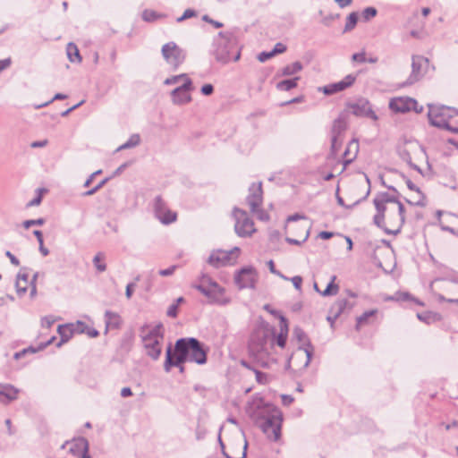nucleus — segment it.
<instances>
[{"label": "nucleus", "instance_id": "obj_42", "mask_svg": "<svg viewBox=\"0 0 458 458\" xmlns=\"http://www.w3.org/2000/svg\"><path fill=\"white\" fill-rule=\"evenodd\" d=\"M377 11L375 7H367L361 13V17L364 21H369L376 17Z\"/></svg>", "mask_w": 458, "mask_h": 458}, {"label": "nucleus", "instance_id": "obj_27", "mask_svg": "<svg viewBox=\"0 0 458 458\" xmlns=\"http://www.w3.org/2000/svg\"><path fill=\"white\" fill-rule=\"evenodd\" d=\"M423 106H420L416 99L412 98H403V114L413 111L416 114L421 113Z\"/></svg>", "mask_w": 458, "mask_h": 458}, {"label": "nucleus", "instance_id": "obj_5", "mask_svg": "<svg viewBox=\"0 0 458 458\" xmlns=\"http://www.w3.org/2000/svg\"><path fill=\"white\" fill-rule=\"evenodd\" d=\"M194 288L205 295L211 304L226 305L230 302V298L225 295V288L208 276H202L199 284H195Z\"/></svg>", "mask_w": 458, "mask_h": 458}, {"label": "nucleus", "instance_id": "obj_52", "mask_svg": "<svg viewBox=\"0 0 458 458\" xmlns=\"http://www.w3.org/2000/svg\"><path fill=\"white\" fill-rule=\"evenodd\" d=\"M286 51V47L285 45H284L283 43H276L273 48V50H271L272 52V55L275 56L276 55H278V54H283Z\"/></svg>", "mask_w": 458, "mask_h": 458}, {"label": "nucleus", "instance_id": "obj_60", "mask_svg": "<svg viewBox=\"0 0 458 458\" xmlns=\"http://www.w3.org/2000/svg\"><path fill=\"white\" fill-rule=\"evenodd\" d=\"M202 19H203V21L212 24L215 28L218 29V28H222L223 27V23L222 22L217 21H214L211 18H209V16H208V15H204Z\"/></svg>", "mask_w": 458, "mask_h": 458}, {"label": "nucleus", "instance_id": "obj_13", "mask_svg": "<svg viewBox=\"0 0 458 458\" xmlns=\"http://www.w3.org/2000/svg\"><path fill=\"white\" fill-rule=\"evenodd\" d=\"M194 89L192 81L187 79L181 86L175 88L171 92L172 102L174 105H186L191 102V92Z\"/></svg>", "mask_w": 458, "mask_h": 458}, {"label": "nucleus", "instance_id": "obj_48", "mask_svg": "<svg viewBox=\"0 0 458 458\" xmlns=\"http://www.w3.org/2000/svg\"><path fill=\"white\" fill-rule=\"evenodd\" d=\"M352 60L360 64L366 63L367 58L365 51L353 54L352 56Z\"/></svg>", "mask_w": 458, "mask_h": 458}, {"label": "nucleus", "instance_id": "obj_8", "mask_svg": "<svg viewBox=\"0 0 458 458\" xmlns=\"http://www.w3.org/2000/svg\"><path fill=\"white\" fill-rule=\"evenodd\" d=\"M282 421V412L278 409L273 408L271 413L267 416L261 424L262 431L270 440L277 441L280 439Z\"/></svg>", "mask_w": 458, "mask_h": 458}, {"label": "nucleus", "instance_id": "obj_30", "mask_svg": "<svg viewBox=\"0 0 458 458\" xmlns=\"http://www.w3.org/2000/svg\"><path fill=\"white\" fill-rule=\"evenodd\" d=\"M67 56L72 63H81V56L80 55L79 49L74 43H68L66 47Z\"/></svg>", "mask_w": 458, "mask_h": 458}, {"label": "nucleus", "instance_id": "obj_31", "mask_svg": "<svg viewBox=\"0 0 458 458\" xmlns=\"http://www.w3.org/2000/svg\"><path fill=\"white\" fill-rule=\"evenodd\" d=\"M75 327H77V334H86L91 338L97 337L99 335L98 330L89 327L84 322L77 321Z\"/></svg>", "mask_w": 458, "mask_h": 458}, {"label": "nucleus", "instance_id": "obj_16", "mask_svg": "<svg viewBox=\"0 0 458 458\" xmlns=\"http://www.w3.org/2000/svg\"><path fill=\"white\" fill-rule=\"evenodd\" d=\"M347 106L355 116L368 117L373 121H377L378 119L367 98H358L355 102L349 103Z\"/></svg>", "mask_w": 458, "mask_h": 458}, {"label": "nucleus", "instance_id": "obj_14", "mask_svg": "<svg viewBox=\"0 0 458 458\" xmlns=\"http://www.w3.org/2000/svg\"><path fill=\"white\" fill-rule=\"evenodd\" d=\"M155 216L164 225H168L176 220V213L170 210L161 196L154 199L153 204Z\"/></svg>", "mask_w": 458, "mask_h": 458}, {"label": "nucleus", "instance_id": "obj_37", "mask_svg": "<svg viewBox=\"0 0 458 458\" xmlns=\"http://www.w3.org/2000/svg\"><path fill=\"white\" fill-rule=\"evenodd\" d=\"M377 313V310H371L365 311L361 316L357 318L356 327L359 329L361 326L369 324V319L374 318Z\"/></svg>", "mask_w": 458, "mask_h": 458}, {"label": "nucleus", "instance_id": "obj_24", "mask_svg": "<svg viewBox=\"0 0 458 458\" xmlns=\"http://www.w3.org/2000/svg\"><path fill=\"white\" fill-rule=\"evenodd\" d=\"M406 184L409 190L414 193L411 198H407L406 201L411 205H422L424 196L420 189L410 179L406 180Z\"/></svg>", "mask_w": 458, "mask_h": 458}, {"label": "nucleus", "instance_id": "obj_17", "mask_svg": "<svg viewBox=\"0 0 458 458\" xmlns=\"http://www.w3.org/2000/svg\"><path fill=\"white\" fill-rule=\"evenodd\" d=\"M346 128L347 122L344 116L340 115L334 121L331 130V150L333 154H336L340 149L343 141L341 135Z\"/></svg>", "mask_w": 458, "mask_h": 458}, {"label": "nucleus", "instance_id": "obj_50", "mask_svg": "<svg viewBox=\"0 0 458 458\" xmlns=\"http://www.w3.org/2000/svg\"><path fill=\"white\" fill-rule=\"evenodd\" d=\"M196 16V12L194 10H191V9H186L183 13V14L177 18V21L178 22H181L186 19H189V18H191V17H194Z\"/></svg>", "mask_w": 458, "mask_h": 458}, {"label": "nucleus", "instance_id": "obj_36", "mask_svg": "<svg viewBox=\"0 0 458 458\" xmlns=\"http://www.w3.org/2000/svg\"><path fill=\"white\" fill-rule=\"evenodd\" d=\"M335 279H336V276H333L331 277V281L327 284V288L323 292H319V293L322 296H333V295H336L338 293L339 286H338V284H335Z\"/></svg>", "mask_w": 458, "mask_h": 458}, {"label": "nucleus", "instance_id": "obj_53", "mask_svg": "<svg viewBox=\"0 0 458 458\" xmlns=\"http://www.w3.org/2000/svg\"><path fill=\"white\" fill-rule=\"evenodd\" d=\"M176 268H177V266L174 265L168 268L159 270L158 274L162 276H169L174 273Z\"/></svg>", "mask_w": 458, "mask_h": 458}, {"label": "nucleus", "instance_id": "obj_63", "mask_svg": "<svg viewBox=\"0 0 458 458\" xmlns=\"http://www.w3.org/2000/svg\"><path fill=\"white\" fill-rule=\"evenodd\" d=\"M5 256H6L7 258H9L10 262H11L13 265H14V266H16V267L20 265V261H19V259H17V258H16V257H15V256L11 252V251L7 250V251L5 252Z\"/></svg>", "mask_w": 458, "mask_h": 458}, {"label": "nucleus", "instance_id": "obj_1", "mask_svg": "<svg viewBox=\"0 0 458 458\" xmlns=\"http://www.w3.org/2000/svg\"><path fill=\"white\" fill-rule=\"evenodd\" d=\"M275 341L273 337L264 329L255 331L249 343V352L250 356L263 368H267L276 359L271 356Z\"/></svg>", "mask_w": 458, "mask_h": 458}, {"label": "nucleus", "instance_id": "obj_3", "mask_svg": "<svg viewBox=\"0 0 458 458\" xmlns=\"http://www.w3.org/2000/svg\"><path fill=\"white\" fill-rule=\"evenodd\" d=\"M162 325L145 326L140 330V337L147 355L152 360H157L162 353L164 334Z\"/></svg>", "mask_w": 458, "mask_h": 458}, {"label": "nucleus", "instance_id": "obj_61", "mask_svg": "<svg viewBox=\"0 0 458 458\" xmlns=\"http://www.w3.org/2000/svg\"><path fill=\"white\" fill-rule=\"evenodd\" d=\"M177 303L172 304L167 310V316L171 318H175L177 316Z\"/></svg>", "mask_w": 458, "mask_h": 458}, {"label": "nucleus", "instance_id": "obj_33", "mask_svg": "<svg viewBox=\"0 0 458 458\" xmlns=\"http://www.w3.org/2000/svg\"><path fill=\"white\" fill-rule=\"evenodd\" d=\"M303 66L301 62L296 61L291 64L284 66L282 69V75L284 76H292L293 74L298 73L302 70Z\"/></svg>", "mask_w": 458, "mask_h": 458}, {"label": "nucleus", "instance_id": "obj_54", "mask_svg": "<svg viewBox=\"0 0 458 458\" xmlns=\"http://www.w3.org/2000/svg\"><path fill=\"white\" fill-rule=\"evenodd\" d=\"M291 281L294 286V288L298 291H301V283H302V278L301 276H295L291 278Z\"/></svg>", "mask_w": 458, "mask_h": 458}, {"label": "nucleus", "instance_id": "obj_41", "mask_svg": "<svg viewBox=\"0 0 458 458\" xmlns=\"http://www.w3.org/2000/svg\"><path fill=\"white\" fill-rule=\"evenodd\" d=\"M187 79H190L186 73H182L179 75H174L169 78H166L164 81V84L165 85H174L176 83H179L180 81H186Z\"/></svg>", "mask_w": 458, "mask_h": 458}, {"label": "nucleus", "instance_id": "obj_39", "mask_svg": "<svg viewBox=\"0 0 458 458\" xmlns=\"http://www.w3.org/2000/svg\"><path fill=\"white\" fill-rule=\"evenodd\" d=\"M140 135L139 134H132L129 138V140L125 143L121 145L116 150L120 151V150H123V149H126V148H131L136 147V146H138L140 144Z\"/></svg>", "mask_w": 458, "mask_h": 458}, {"label": "nucleus", "instance_id": "obj_64", "mask_svg": "<svg viewBox=\"0 0 458 458\" xmlns=\"http://www.w3.org/2000/svg\"><path fill=\"white\" fill-rule=\"evenodd\" d=\"M135 283H129L126 286L125 295L128 299L132 296L133 289L135 288Z\"/></svg>", "mask_w": 458, "mask_h": 458}, {"label": "nucleus", "instance_id": "obj_58", "mask_svg": "<svg viewBox=\"0 0 458 458\" xmlns=\"http://www.w3.org/2000/svg\"><path fill=\"white\" fill-rule=\"evenodd\" d=\"M201 93L205 96H209L214 91V87L212 84H205L201 87Z\"/></svg>", "mask_w": 458, "mask_h": 458}, {"label": "nucleus", "instance_id": "obj_57", "mask_svg": "<svg viewBox=\"0 0 458 458\" xmlns=\"http://www.w3.org/2000/svg\"><path fill=\"white\" fill-rule=\"evenodd\" d=\"M12 64V59L10 57L0 60V72L8 69Z\"/></svg>", "mask_w": 458, "mask_h": 458}, {"label": "nucleus", "instance_id": "obj_10", "mask_svg": "<svg viewBox=\"0 0 458 458\" xmlns=\"http://www.w3.org/2000/svg\"><path fill=\"white\" fill-rule=\"evenodd\" d=\"M233 216L235 219L234 230L238 236L249 237L255 233L254 223L246 211L234 208Z\"/></svg>", "mask_w": 458, "mask_h": 458}, {"label": "nucleus", "instance_id": "obj_9", "mask_svg": "<svg viewBox=\"0 0 458 458\" xmlns=\"http://www.w3.org/2000/svg\"><path fill=\"white\" fill-rule=\"evenodd\" d=\"M183 339L188 349L189 361L195 362L199 365L205 364L207 362V355L209 348L200 343L197 338L188 337Z\"/></svg>", "mask_w": 458, "mask_h": 458}, {"label": "nucleus", "instance_id": "obj_34", "mask_svg": "<svg viewBox=\"0 0 458 458\" xmlns=\"http://www.w3.org/2000/svg\"><path fill=\"white\" fill-rule=\"evenodd\" d=\"M298 227L301 228L302 231H303V238H302V240L300 241V240H296V239H293V238L287 237L285 239V241L288 243L294 244V245H301L302 242H306L307 239L309 238L310 229V224L306 223L305 225H300Z\"/></svg>", "mask_w": 458, "mask_h": 458}, {"label": "nucleus", "instance_id": "obj_56", "mask_svg": "<svg viewBox=\"0 0 458 458\" xmlns=\"http://www.w3.org/2000/svg\"><path fill=\"white\" fill-rule=\"evenodd\" d=\"M384 212L385 211H377V213L374 216V223L378 227H382V223H383V219H384Z\"/></svg>", "mask_w": 458, "mask_h": 458}, {"label": "nucleus", "instance_id": "obj_32", "mask_svg": "<svg viewBox=\"0 0 458 458\" xmlns=\"http://www.w3.org/2000/svg\"><path fill=\"white\" fill-rule=\"evenodd\" d=\"M358 19H359V13L357 12L351 13L346 17L343 33H348V32L352 31L356 27Z\"/></svg>", "mask_w": 458, "mask_h": 458}, {"label": "nucleus", "instance_id": "obj_45", "mask_svg": "<svg viewBox=\"0 0 458 458\" xmlns=\"http://www.w3.org/2000/svg\"><path fill=\"white\" fill-rule=\"evenodd\" d=\"M252 214L256 215L257 218L260 221H268L269 215L260 207L257 208L256 211H251Z\"/></svg>", "mask_w": 458, "mask_h": 458}, {"label": "nucleus", "instance_id": "obj_55", "mask_svg": "<svg viewBox=\"0 0 458 458\" xmlns=\"http://www.w3.org/2000/svg\"><path fill=\"white\" fill-rule=\"evenodd\" d=\"M445 288L450 292H454V293L458 292V282H456V281L446 282Z\"/></svg>", "mask_w": 458, "mask_h": 458}, {"label": "nucleus", "instance_id": "obj_28", "mask_svg": "<svg viewBox=\"0 0 458 458\" xmlns=\"http://www.w3.org/2000/svg\"><path fill=\"white\" fill-rule=\"evenodd\" d=\"M28 285H29V276L25 273L20 272L17 275V279H16V284H15L17 293L20 296L23 295L27 292Z\"/></svg>", "mask_w": 458, "mask_h": 458}, {"label": "nucleus", "instance_id": "obj_6", "mask_svg": "<svg viewBox=\"0 0 458 458\" xmlns=\"http://www.w3.org/2000/svg\"><path fill=\"white\" fill-rule=\"evenodd\" d=\"M187 345L184 339L180 338L176 341L174 345V353H172L171 346H169L165 352V360L164 369L166 372L171 370L174 366H181L185 361L189 360V354Z\"/></svg>", "mask_w": 458, "mask_h": 458}, {"label": "nucleus", "instance_id": "obj_59", "mask_svg": "<svg viewBox=\"0 0 458 458\" xmlns=\"http://www.w3.org/2000/svg\"><path fill=\"white\" fill-rule=\"evenodd\" d=\"M274 55H272V52L269 51V52H261L260 54H259L258 55V60L261 63H264L266 62L267 60H268L269 58L273 57Z\"/></svg>", "mask_w": 458, "mask_h": 458}, {"label": "nucleus", "instance_id": "obj_62", "mask_svg": "<svg viewBox=\"0 0 458 458\" xmlns=\"http://www.w3.org/2000/svg\"><path fill=\"white\" fill-rule=\"evenodd\" d=\"M101 173H102V170H98V171L94 172L93 174H91L89 176V178L85 181V182H84V187H89V186L91 184V182H92V181L94 180V178H95L97 175L100 174Z\"/></svg>", "mask_w": 458, "mask_h": 458}, {"label": "nucleus", "instance_id": "obj_38", "mask_svg": "<svg viewBox=\"0 0 458 458\" xmlns=\"http://www.w3.org/2000/svg\"><path fill=\"white\" fill-rule=\"evenodd\" d=\"M417 318L427 324H430L439 319L440 316L437 313L427 311L424 313H417Z\"/></svg>", "mask_w": 458, "mask_h": 458}, {"label": "nucleus", "instance_id": "obj_26", "mask_svg": "<svg viewBox=\"0 0 458 458\" xmlns=\"http://www.w3.org/2000/svg\"><path fill=\"white\" fill-rule=\"evenodd\" d=\"M105 323L106 330L109 328L115 329L120 327L122 319L117 313L106 310L105 313Z\"/></svg>", "mask_w": 458, "mask_h": 458}, {"label": "nucleus", "instance_id": "obj_18", "mask_svg": "<svg viewBox=\"0 0 458 458\" xmlns=\"http://www.w3.org/2000/svg\"><path fill=\"white\" fill-rule=\"evenodd\" d=\"M238 247L233 248L230 251L216 250L213 251L208 258V264L214 267H220L231 264V256L233 252H239Z\"/></svg>", "mask_w": 458, "mask_h": 458}, {"label": "nucleus", "instance_id": "obj_2", "mask_svg": "<svg viewBox=\"0 0 458 458\" xmlns=\"http://www.w3.org/2000/svg\"><path fill=\"white\" fill-rule=\"evenodd\" d=\"M210 53L222 64L232 60L236 62L241 56L235 36L232 32H219L213 39Z\"/></svg>", "mask_w": 458, "mask_h": 458}, {"label": "nucleus", "instance_id": "obj_15", "mask_svg": "<svg viewBox=\"0 0 458 458\" xmlns=\"http://www.w3.org/2000/svg\"><path fill=\"white\" fill-rule=\"evenodd\" d=\"M257 280L258 273L252 267L242 268L234 276V282L240 289L254 288Z\"/></svg>", "mask_w": 458, "mask_h": 458}, {"label": "nucleus", "instance_id": "obj_29", "mask_svg": "<svg viewBox=\"0 0 458 458\" xmlns=\"http://www.w3.org/2000/svg\"><path fill=\"white\" fill-rule=\"evenodd\" d=\"M287 333H288V327H287L286 320L284 318H282L281 332L276 335V344L281 348H284V346L286 344Z\"/></svg>", "mask_w": 458, "mask_h": 458}, {"label": "nucleus", "instance_id": "obj_11", "mask_svg": "<svg viewBox=\"0 0 458 458\" xmlns=\"http://www.w3.org/2000/svg\"><path fill=\"white\" fill-rule=\"evenodd\" d=\"M161 53L165 62L174 69L178 68L185 59V52L174 41L165 44Z\"/></svg>", "mask_w": 458, "mask_h": 458}, {"label": "nucleus", "instance_id": "obj_49", "mask_svg": "<svg viewBox=\"0 0 458 458\" xmlns=\"http://www.w3.org/2000/svg\"><path fill=\"white\" fill-rule=\"evenodd\" d=\"M267 266H268L269 271L272 274L276 275V276H280L281 278H283L284 280H288V278L285 276H284L280 271L276 269L275 264H274L273 260L267 261Z\"/></svg>", "mask_w": 458, "mask_h": 458}, {"label": "nucleus", "instance_id": "obj_43", "mask_svg": "<svg viewBox=\"0 0 458 458\" xmlns=\"http://www.w3.org/2000/svg\"><path fill=\"white\" fill-rule=\"evenodd\" d=\"M159 17H161V15L159 13H157V12L152 11V10H145L142 13V19L145 21H148V22L154 21L157 20Z\"/></svg>", "mask_w": 458, "mask_h": 458}, {"label": "nucleus", "instance_id": "obj_21", "mask_svg": "<svg viewBox=\"0 0 458 458\" xmlns=\"http://www.w3.org/2000/svg\"><path fill=\"white\" fill-rule=\"evenodd\" d=\"M395 203L398 206V212L401 214V202L398 200L397 197L393 196L387 192L378 194L374 199V204L377 211H386V204Z\"/></svg>", "mask_w": 458, "mask_h": 458}, {"label": "nucleus", "instance_id": "obj_25", "mask_svg": "<svg viewBox=\"0 0 458 458\" xmlns=\"http://www.w3.org/2000/svg\"><path fill=\"white\" fill-rule=\"evenodd\" d=\"M69 452L74 455L81 456L84 453H89V442L84 437L75 439L71 444Z\"/></svg>", "mask_w": 458, "mask_h": 458}, {"label": "nucleus", "instance_id": "obj_51", "mask_svg": "<svg viewBox=\"0 0 458 458\" xmlns=\"http://www.w3.org/2000/svg\"><path fill=\"white\" fill-rule=\"evenodd\" d=\"M424 23L421 24V27L420 30H411V35L417 38H424L427 36V32L423 29Z\"/></svg>", "mask_w": 458, "mask_h": 458}, {"label": "nucleus", "instance_id": "obj_12", "mask_svg": "<svg viewBox=\"0 0 458 458\" xmlns=\"http://www.w3.org/2000/svg\"><path fill=\"white\" fill-rule=\"evenodd\" d=\"M428 66V59L421 55H414L411 63V72L410 77L403 82V87L412 85L420 80Z\"/></svg>", "mask_w": 458, "mask_h": 458}, {"label": "nucleus", "instance_id": "obj_19", "mask_svg": "<svg viewBox=\"0 0 458 458\" xmlns=\"http://www.w3.org/2000/svg\"><path fill=\"white\" fill-rule=\"evenodd\" d=\"M249 191L250 193L247 197V203L250 208V211H256L257 208L260 207L263 201L261 182L251 184Z\"/></svg>", "mask_w": 458, "mask_h": 458}, {"label": "nucleus", "instance_id": "obj_7", "mask_svg": "<svg viewBox=\"0 0 458 458\" xmlns=\"http://www.w3.org/2000/svg\"><path fill=\"white\" fill-rule=\"evenodd\" d=\"M293 335L296 337V339L302 343L305 346L300 347L292 357H290L287 360L286 368H289L291 366V362L293 359L296 358H305V361L303 363V368H307L311 360V357L313 354V346L310 344V342L308 339L307 335L305 332L301 328L296 327L293 329Z\"/></svg>", "mask_w": 458, "mask_h": 458}, {"label": "nucleus", "instance_id": "obj_44", "mask_svg": "<svg viewBox=\"0 0 458 458\" xmlns=\"http://www.w3.org/2000/svg\"><path fill=\"white\" fill-rule=\"evenodd\" d=\"M389 109L394 113L401 112V98H393L389 101Z\"/></svg>", "mask_w": 458, "mask_h": 458}, {"label": "nucleus", "instance_id": "obj_22", "mask_svg": "<svg viewBox=\"0 0 458 458\" xmlns=\"http://www.w3.org/2000/svg\"><path fill=\"white\" fill-rule=\"evenodd\" d=\"M19 390L8 384H0V403H8L15 400Z\"/></svg>", "mask_w": 458, "mask_h": 458}, {"label": "nucleus", "instance_id": "obj_40", "mask_svg": "<svg viewBox=\"0 0 458 458\" xmlns=\"http://www.w3.org/2000/svg\"><path fill=\"white\" fill-rule=\"evenodd\" d=\"M104 259L105 256L102 252L97 253L93 258V264L98 272H104L106 269V265Z\"/></svg>", "mask_w": 458, "mask_h": 458}, {"label": "nucleus", "instance_id": "obj_47", "mask_svg": "<svg viewBox=\"0 0 458 458\" xmlns=\"http://www.w3.org/2000/svg\"><path fill=\"white\" fill-rule=\"evenodd\" d=\"M44 223L45 220L43 218L26 220L23 222V227L28 229L32 225H42Z\"/></svg>", "mask_w": 458, "mask_h": 458}, {"label": "nucleus", "instance_id": "obj_46", "mask_svg": "<svg viewBox=\"0 0 458 458\" xmlns=\"http://www.w3.org/2000/svg\"><path fill=\"white\" fill-rule=\"evenodd\" d=\"M66 98H67V96H66V95L62 94V93H57V94H55V95L53 97V98H52V99H50L49 101H47V102H45V103H43V104H40V105L35 106V108H36V109H39V108H41V107H44V106H48L50 103H52V102H53V101H55V100H63V99H65Z\"/></svg>", "mask_w": 458, "mask_h": 458}, {"label": "nucleus", "instance_id": "obj_35", "mask_svg": "<svg viewBox=\"0 0 458 458\" xmlns=\"http://www.w3.org/2000/svg\"><path fill=\"white\" fill-rule=\"evenodd\" d=\"M300 77H295L293 79L281 81L276 84V89L282 91H289L297 86Z\"/></svg>", "mask_w": 458, "mask_h": 458}, {"label": "nucleus", "instance_id": "obj_23", "mask_svg": "<svg viewBox=\"0 0 458 458\" xmlns=\"http://www.w3.org/2000/svg\"><path fill=\"white\" fill-rule=\"evenodd\" d=\"M57 332L61 337L60 342L57 344V346L60 347L63 344L68 342L74 334H77V327L75 323L60 325L58 326Z\"/></svg>", "mask_w": 458, "mask_h": 458}, {"label": "nucleus", "instance_id": "obj_20", "mask_svg": "<svg viewBox=\"0 0 458 458\" xmlns=\"http://www.w3.org/2000/svg\"><path fill=\"white\" fill-rule=\"evenodd\" d=\"M355 80H356V76H354L352 74H348L347 76L344 77V80H342L338 82L324 86L322 88V91L326 95H332V94L343 91L345 89L351 87L354 83Z\"/></svg>", "mask_w": 458, "mask_h": 458}, {"label": "nucleus", "instance_id": "obj_4", "mask_svg": "<svg viewBox=\"0 0 458 458\" xmlns=\"http://www.w3.org/2000/svg\"><path fill=\"white\" fill-rule=\"evenodd\" d=\"M428 117L431 125L458 133V128L449 125V120L458 115V110L446 106L428 104Z\"/></svg>", "mask_w": 458, "mask_h": 458}]
</instances>
